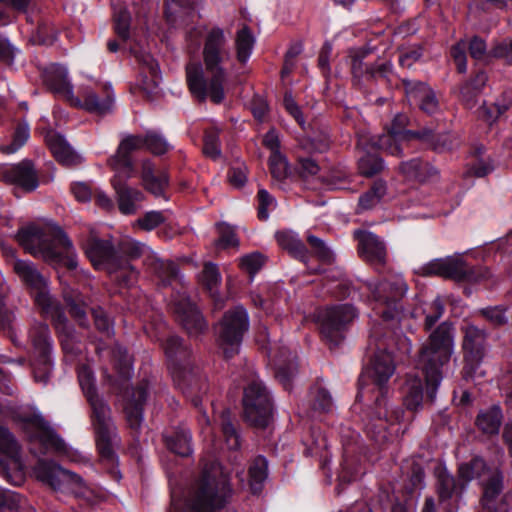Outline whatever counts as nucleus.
<instances>
[{
    "mask_svg": "<svg viewBox=\"0 0 512 512\" xmlns=\"http://www.w3.org/2000/svg\"><path fill=\"white\" fill-rule=\"evenodd\" d=\"M358 312L352 304H337L318 311L316 321L320 334L330 348L337 347L346 338Z\"/></svg>",
    "mask_w": 512,
    "mask_h": 512,
    "instance_id": "13",
    "label": "nucleus"
},
{
    "mask_svg": "<svg viewBox=\"0 0 512 512\" xmlns=\"http://www.w3.org/2000/svg\"><path fill=\"white\" fill-rule=\"evenodd\" d=\"M467 51V44L464 40L458 41L450 49V56L456 65L457 72L460 74H464L467 71Z\"/></svg>",
    "mask_w": 512,
    "mask_h": 512,
    "instance_id": "61",
    "label": "nucleus"
},
{
    "mask_svg": "<svg viewBox=\"0 0 512 512\" xmlns=\"http://www.w3.org/2000/svg\"><path fill=\"white\" fill-rule=\"evenodd\" d=\"M249 328V314L242 305L225 311L218 322L214 324L215 343L225 360H230L239 354Z\"/></svg>",
    "mask_w": 512,
    "mask_h": 512,
    "instance_id": "10",
    "label": "nucleus"
},
{
    "mask_svg": "<svg viewBox=\"0 0 512 512\" xmlns=\"http://www.w3.org/2000/svg\"><path fill=\"white\" fill-rule=\"evenodd\" d=\"M216 230L219 236L214 244L217 248L226 250L239 246V239L232 225L226 222H219L216 224Z\"/></svg>",
    "mask_w": 512,
    "mask_h": 512,
    "instance_id": "53",
    "label": "nucleus"
},
{
    "mask_svg": "<svg viewBox=\"0 0 512 512\" xmlns=\"http://www.w3.org/2000/svg\"><path fill=\"white\" fill-rule=\"evenodd\" d=\"M463 368L462 377L466 381L473 380L483 363L487 353L488 332L473 324L462 327Z\"/></svg>",
    "mask_w": 512,
    "mask_h": 512,
    "instance_id": "16",
    "label": "nucleus"
},
{
    "mask_svg": "<svg viewBox=\"0 0 512 512\" xmlns=\"http://www.w3.org/2000/svg\"><path fill=\"white\" fill-rule=\"evenodd\" d=\"M306 241L311 248L312 254L323 264L330 265L334 262V253L327 244L319 237L308 234Z\"/></svg>",
    "mask_w": 512,
    "mask_h": 512,
    "instance_id": "55",
    "label": "nucleus"
},
{
    "mask_svg": "<svg viewBox=\"0 0 512 512\" xmlns=\"http://www.w3.org/2000/svg\"><path fill=\"white\" fill-rule=\"evenodd\" d=\"M78 381L91 408V423L95 433L96 448L102 462L114 466L118 456L112 445L114 423L109 404L99 396L93 371L83 366L78 372Z\"/></svg>",
    "mask_w": 512,
    "mask_h": 512,
    "instance_id": "7",
    "label": "nucleus"
},
{
    "mask_svg": "<svg viewBox=\"0 0 512 512\" xmlns=\"http://www.w3.org/2000/svg\"><path fill=\"white\" fill-rule=\"evenodd\" d=\"M221 430L228 448L238 450L241 446L239 429L230 419L228 412L222 414Z\"/></svg>",
    "mask_w": 512,
    "mask_h": 512,
    "instance_id": "56",
    "label": "nucleus"
},
{
    "mask_svg": "<svg viewBox=\"0 0 512 512\" xmlns=\"http://www.w3.org/2000/svg\"><path fill=\"white\" fill-rule=\"evenodd\" d=\"M231 494L232 488L223 467L212 461L204 465L194 495L183 501L172 497L168 512H216L226 506Z\"/></svg>",
    "mask_w": 512,
    "mask_h": 512,
    "instance_id": "5",
    "label": "nucleus"
},
{
    "mask_svg": "<svg viewBox=\"0 0 512 512\" xmlns=\"http://www.w3.org/2000/svg\"><path fill=\"white\" fill-rule=\"evenodd\" d=\"M354 237L358 241V252L361 257L375 266L385 265L386 247L380 237L364 230H356Z\"/></svg>",
    "mask_w": 512,
    "mask_h": 512,
    "instance_id": "27",
    "label": "nucleus"
},
{
    "mask_svg": "<svg viewBox=\"0 0 512 512\" xmlns=\"http://www.w3.org/2000/svg\"><path fill=\"white\" fill-rule=\"evenodd\" d=\"M398 172L406 180L420 183L432 180L438 175L437 168L420 157L401 161L398 166Z\"/></svg>",
    "mask_w": 512,
    "mask_h": 512,
    "instance_id": "32",
    "label": "nucleus"
},
{
    "mask_svg": "<svg viewBox=\"0 0 512 512\" xmlns=\"http://www.w3.org/2000/svg\"><path fill=\"white\" fill-rule=\"evenodd\" d=\"M164 443L169 451L180 457L192 454V434L190 430L179 427L170 434L163 435Z\"/></svg>",
    "mask_w": 512,
    "mask_h": 512,
    "instance_id": "39",
    "label": "nucleus"
},
{
    "mask_svg": "<svg viewBox=\"0 0 512 512\" xmlns=\"http://www.w3.org/2000/svg\"><path fill=\"white\" fill-rule=\"evenodd\" d=\"M494 170L495 162L491 155L487 154L486 146L481 143L472 144L469 147L463 177L484 178Z\"/></svg>",
    "mask_w": 512,
    "mask_h": 512,
    "instance_id": "26",
    "label": "nucleus"
},
{
    "mask_svg": "<svg viewBox=\"0 0 512 512\" xmlns=\"http://www.w3.org/2000/svg\"><path fill=\"white\" fill-rule=\"evenodd\" d=\"M17 420L30 442H38L44 450L50 449L58 454L68 453L64 439L41 414L21 415Z\"/></svg>",
    "mask_w": 512,
    "mask_h": 512,
    "instance_id": "20",
    "label": "nucleus"
},
{
    "mask_svg": "<svg viewBox=\"0 0 512 512\" xmlns=\"http://www.w3.org/2000/svg\"><path fill=\"white\" fill-rule=\"evenodd\" d=\"M20 246L35 257H42L51 265L65 267L72 271L77 267V254L72 241L61 229L51 235L36 225L21 227L16 235Z\"/></svg>",
    "mask_w": 512,
    "mask_h": 512,
    "instance_id": "6",
    "label": "nucleus"
},
{
    "mask_svg": "<svg viewBox=\"0 0 512 512\" xmlns=\"http://www.w3.org/2000/svg\"><path fill=\"white\" fill-rule=\"evenodd\" d=\"M486 467L485 461L480 457H473L470 461L458 466V480L467 488L468 483L479 477Z\"/></svg>",
    "mask_w": 512,
    "mask_h": 512,
    "instance_id": "49",
    "label": "nucleus"
},
{
    "mask_svg": "<svg viewBox=\"0 0 512 512\" xmlns=\"http://www.w3.org/2000/svg\"><path fill=\"white\" fill-rule=\"evenodd\" d=\"M423 276H440L456 282L479 283L490 276L488 268L470 265L461 258H438L421 268Z\"/></svg>",
    "mask_w": 512,
    "mask_h": 512,
    "instance_id": "15",
    "label": "nucleus"
},
{
    "mask_svg": "<svg viewBox=\"0 0 512 512\" xmlns=\"http://www.w3.org/2000/svg\"><path fill=\"white\" fill-rule=\"evenodd\" d=\"M294 158L295 164L293 170L299 178L307 179L317 175L320 171L318 161L311 154L306 153L304 150H296Z\"/></svg>",
    "mask_w": 512,
    "mask_h": 512,
    "instance_id": "44",
    "label": "nucleus"
},
{
    "mask_svg": "<svg viewBox=\"0 0 512 512\" xmlns=\"http://www.w3.org/2000/svg\"><path fill=\"white\" fill-rule=\"evenodd\" d=\"M114 32L124 42L130 38L131 14L125 9L121 8L114 13Z\"/></svg>",
    "mask_w": 512,
    "mask_h": 512,
    "instance_id": "58",
    "label": "nucleus"
},
{
    "mask_svg": "<svg viewBox=\"0 0 512 512\" xmlns=\"http://www.w3.org/2000/svg\"><path fill=\"white\" fill-rule=\"evenodd\" d=\"M14 272L23 280V282L32 288H41L44 284V278L29 261L17 259L13 266Z\"/></svg>",
    "mask_w": 512,
    "mask_h": 512,
    "instance_id": "47",
    "label": "nucleus"
},
{
    "mask_svg": "<svg viewBox=\"0 0 512 512\" xmlns=\"http://www.w3.org/2000/svg\"><path fill=\"white\" fill-rule=\"evenodd\" d=\"M504 419L502 408L493 404L487 409H481L476 418L475 426L484 435L496 436L500 432Z\"/></svg>",
    "mask_w": 512,
    "mask_h": 512,
    "instance_id": "37",
    "label": "nucleus"
},
{
    "mask_svg": "<svg viewBox=\"0 0 512 512\" xmlns=\"http://www.w3.org/2000/svg\"><path fill=\"white\" fill-rule=\"evenodd\" d=\"M30 129L26 123H18L14 130L10 144L2 145L1 151L5 154H13L18 151L29 139Z\"/></svg>",
    "mask_w": 512,
    "mask_h": 512,
    "instance_id": "57",
    "label": "nucleus"
},
{
    "mask_svg": "<svg viewBox=\"0 0 512 512\" xmlns=\"http://www.w3.org/2000/svg\"><path fill=\"white\" fill-rule=\"evenodd\" d=\"M29 339L32 346L29 364L34 381L47 385L54 369V341L49 326L44 323L33 325L29 331Z\"/></svg>",
    "mask_w": 512,
    "mask_h": 512,
    "instance_id": "12",
    "label": "nucleus"
},
{
    "mask_svg": "<svg viewBox=\"0 0 512 512\" xmlns=\"http://www.w3.org/2000/svg\"><path fill=\"white\" fill-rule=\"evenodd\" d=\"M130 177L120 176L118 171H115V175L111 179V184L117 194L119 210L125 215L134 214L136 203L144 199V194L140 190L126 185V180Z\"/></svg>",
    "mask_w": 512,
    "mask_h": 512,
    "instance_id": "29",
    "label": "nucleus"
},
{
    "mask_svg": "<svg viewBox=\"0 0 512 512\" xmlns=\"http://www.w3.org/2000/svg\"><path fill=\"white\" fill-rule=\"evenodd\" d=\"M308 416L317 417L332 411L333 398L330 392L319 381L311 385L308 395Z\"/></svg>",
    "mask_w": 512,
    "mask_h": 512,
    "instance_id": "36",
    "label": "nucleus"
},
{
    "mask_svg": "<svg viewBox=\"0 0 512 512\" xmlns=\"http://www.w3.org/2000/svg\"><path fill=\"white\" fill-rule=\"evenodd\" d=\"M249 487L253 495H259L268 477V460L263 455H257L248 468Z\"/></svg>",
    "mask_w": 512,
    "mask_h": 512,
    "instance_id": "41",
    "label": "nucleus"
},
{
    "mask_svg": "<svg viewBox=\"0 0 512 512\" xmlns=\"http://www.w3.org/2000/svg\"><path fill=\"white\" fill-rule=\"evenodd\" d=\"M387 192V183L383 179H376L370 188L360 195L358 208L361 210H370L374 208L385 196Z\"/></svg>",
    "mask_w": 512,
    "mask_h": 512,
    "instance_id": "46",
    "label": "nucleus"
},
{
    "mask_svg": "<svg viewBox=\"0 0 512 512\" xmlns=\"http://www.w3.org/2000/svg\"><path fill=\"white\" fill-rule=\"evenodd\" d=\"M200 280L204 289L208 291L213 298L215 306L222 308L224 302L221 296L217 294V288L221 284L222 276L217 264L210 261L206 262L203 266Z\"/></svg>",
    "mask_w": 512,
    "mask_h": 512,
    "instance_id": "40",
    "label": "nucleus"
},
{
    "mask_svg": "<svg viewBox=\"0 0 512 512\" xmlns=\"http://www.w3.org/2000/svg\"><path fill=\"white\" fill-rule=\"evenodd\" d=\"M244 419L250 425L264 429L273 418L274 401L271 392L259 379L251 380L243 390Z\"/></svg>",
    "mask_w": 512,
    "mask_h": 512,
    "instance_id": "14",
    "label": "nucleus"
},
{
    "mask_svg": "<svg viewBox=\"0 0 512 512\" xmlns=\"http://www.w3.org/2000/svg\"><path fill=\"white\" fill-rule=\"evenodd\" d=\"M368 50L360 49L351 59V74L354 85L361 87L364 82L389 81L393 65L391 61L377 59L374 62H366Z\"/></svg>",
    "mask_w": 512,
    "mask_h": 512,
    "instance_id": "22",
    "label": "nucleus"
},
{
    "mask_svg": "<svg viewBox=\"0 0 512 512\" xmlns=\"http://www.w3.org/2000/svg\"><path fill=\"white\" fill-rule=\"evenodd\" d=\"M140 149H145L155 156H162L173 149V146L162 134L154 130H149L145 134L128 135L121 140L116 153L108 159L109 166L118 171L120 176H132L134 163L131 154Z\"/></svg>",
    "mask_w": 512,
    "mask_h": 512,
    "instance_id": "9",
    "label": "nucleus"
},
{
    "mask_svg": "<svg viewBox=\"0 0 512 512\" xmlns=\"http://www.w3.org/2000/svg\"><path fill=\"white\" fill-rule=\"evenodd\" d=\"M202 58L207 79L200 63L188 64L186 80L190 92L199 101L209 96L214 104H220L225 98L224 84L228 78V66L233 60V53L225 32L218 26L212 27L204 36Z\"/></svg>",
    "mask_w": 512,
    "mask_h": 512,
    "instance_id": "3",
    "label": "nucleus"
},
{
    "mask_svg": "<svg viewBox=\"0 0 512 512\" xmlns=\"http://www.w3.org/2000/svg\"><path fill=\"white\" fill-rule=\"evenodd\" d=\"M161 347L175 386L185 395L201 392L202 376L199 368L192 364V352L185 340L178 335H170L162 341Z\"/></svg>",
    "mask_w": 512,
    "mask_h": 512,
    "instance_id": "8",
    "label": "nucleus"
},
{
    "mask_svg": "<svg viewBox=\"0 0 512 512\" xmlns=\"http://www.w3.org/2000/svg\"><path fill=\"white\" fill-rule=\"evenodd\" d=\"M265 258L259 252L245 255L240 260V268L249 275L254 276L264 265Z\"/></svg>",
    "mask_w": 512,
    "mask_h": 512,
    "instance_id": "62",
    "label": "nucleus"
},
{
    "mask_svg": "<svg viewBox=\"0 0 512 512\" xmlns=\"http://www.w3.org/2000/svg\"><path fill=\"white\" fill-rule=\"evenodd\" d=\"M454 352L453 327L443 322L434 329L419 350L418 366L424 375L407 381L403 404L410 411L422 406L424 388L429 401H434L443 379L444 368L448 366Z\"/></svg>",
    "mask_w": 512,
    "mask_h": 512,
    "instance_id": "2",
    "label": "nucleus"
},
{
    "mask_svg": "<svg viewBox=\"0 0 512 512\" xmlns=\"http://www.w3.org/2000/svg\"><path fill=\"white\" fill-rule=\"evenodd\" d=\"M171 309L176 322L190 337H199L208 331V321L190 297L183 296L174 300Z\"/></svg>",
    "mask_w": 512,
    "mask_h": 512,
    "instance_id": "23",
    "label": "nucleus"
},
{
    "mask_svg": "<svg viewBox=\"0 0 512 512\" xmlns=\"http://www.w3.org/2000/svg\"><path fill=\"white\" fill-rule=\"evenodd\" d=\"M490 55L496 59H505L512 66V37L496 42L490 49Z\"/></svg>",
    "mask_w": 512,
    "mask_h": 512,
    "instance_id": "63",
    "label": "nucleus"
},
{
    "mask_svg": "<svg viewBox=\"0 0 512 512\" xmlns=\"http://www.w3.org/2000/svg\"><path fill=\"white\" fill-rule=\"evenodd\" d=\"M1 179L14 184L26 192H32L39 186V179L32 161L23 160L18 164L5 167L1 172Z\"/></svg>",
    "mask_w": 512,
    "mask_h": 512,
    "instance_id": "25",
    "label": "nucleus"
},
{
    "mask_svg": "<svg viewBox=\"0 0 512 512\" xmlns=\"http://www.w3.org/2000/svg\"><path fill=\"white\" fill-rule=\"evenodd\" d=\"M508 307L506 305H490L480 308L477 311L479 317H481L491 329H501L509 324V316L507 314Z\"/></svg>",
    "mask_w": 512,
    "mask_h": 512,
    "instance_id": "42",
    "label": "nucleus"
},
{
    "mask_svg": "<svg viewBox=\"0 0 512 512\" xmlns=\"http://www.w3.org/2000/svg\"><path fill=\"white\" fill-rule=\"evenodd\" d=\"M81 247L96 270H117L125 264L111 238H100L93 230L82 240Z\"/></svg>",
    "mask_w": 512,
    "mask_h": 512,
    "instance_id": "21",
    "label": "nucleus"
},
{
    "mask_svg": "<svg viewBox=\"0 0 512 512\" xmlns=\"http://www.w3.org/2000/svg\"><path fill=\"white\" fill-rule=\"evenodd\" d=\"M20 445L14 434L5 426L0 425V474L7 481L16 484L11 480L10 465H19Z\"/></svg>",
    "mask_w": 512,
    "mask_h": 512,
    "instance_id": "28",
    "label": "nucleus"
},
{
    "mask_svg": "<svg viewBox=\"0 0 512 512\" xmlns=\"http://www.w3.org/2000/svg\"><path fill=\"white\" fill-rule=\"evenodd\" d=\"M408 285L401 276L380 280L372 289L373 310L384 322L399 321L404 315L403 300Z\"/></svg>",
    "mask_w": 512,
    "mask_h": 512,
    "instance_id": "11",
    "label": "nucleus"
},
{
    "mask_svg": "<svg viewBox=\"0 0 512 512\" xmlns=\"http://www.w3.org/2000/svg\"><path fill=\"white\" fill-rule=\"evenodd\" d=\"M37 478L53 489H60L64 482L75 486L76 498L83 500L88 505L93 503V492L83 482V479L76 473L64 469L53 460H39L35 469Z\"/></svg>",
    "mask_w": 512,
    "mask_h": 512,
    "instance_id": "19",
    "label": "nucleus"
},
{
    "mask_svg": "<svg viewBox=\"0 0 512 512\" xmlns=\"http://www.w3.org/2000/svg\"><path fill=\"white\" fill-rule=\"evenodd\" d=\"M268 165L271 176L279 182L292 176V168L283 154L270 155Z\"/></svg>",
    "mask_w": 512,
    "mask_h": 512,
    "instance_id": "54",
    "label": "nucleus"
},
{
    "mask_svg": "<svg viewBox=\"0 0 512 512\" xmlns=\"http://www.w3.org/2000/svg\"><path fill=\"white\" fill-rule=\"evenodd\" d=\"M275 238L278 245L294 259L305 264L310 259L309 251L297 233L290 230L278 231L275 234Z\"/></svg>",
    "mask_w": 512,
    "mask_h": 512,
    "instance_id": "38",
    "label": "nucleus"
},
{
    "mask_svg": "<svg viewBox=\"0 0 512 512\" xmlns=\"http://www.w3.org/2000/svg\"><path fill=\"white\" fill-rule=\"evenodd\" d=\"M150 268L163 287L172 285L178 278L179 268L171 260L155 258L152 260Z\"/></svg>",
    "mask_w": 512,
    "mask_h": 512,
    "instance_id": "43",
    "label": "nucleus"
},
{
    "mask_svg": "<svg viewBox=\"0 0 512 512\" xmlns=\"http://www.w3.org/2000/svg\"><path fill=\"white\" fill-rule=\"evenodd\" d=\"M90 311L97 331L107 338L111 337L114 334V325L106 311L100 306L91 308Z\"/></svg>",
    "mask_w": 512,
    "mask_h": 512,
    "instance_id": "59",
    "label": "nucleus"
},
{
    "mask_svg": "<svg viewBox=\"0 0 512 512\" xmlns=\"http://www.w3.org/2000/svg\"><path fill=\"white\" fill-rule=\"evenodd\" d=\"M194 12L189 0H165L164 16L169 24H176L179 19Z\"/></svg>",
    "mask_w": 512,
    "mask_h": 512,
    "instance_id": "48",
    "label": "nucleus"
},
{
    "mask_svg": "<svg viewBox=\"0 0 512 512\" xmlns=\"http://www.w3.org/2000/svg\"><path fill=\"white\" fill-rule=\"evenodd\" d=\"M20 494L4 490L0 491V512H17L20 507Z\"/></svg>",
    "mask_w": 512,
    "mask_h": 512,
    "instance_id": "64",
    "label": "nucleus"
},
{
    "mask_svg": "<svg viewBox=\"0 0 512 512\" xmlns=\"http://www.w3.org/2000/svg\"><path fill=\"white\" fill-rule=\"evenodd\" d=\"M52 323L63 352L74 354L77 342L76 331L62 309L57 308L54 310L52 313Z\"/></svg>",
    "mask_w": 512,
    "mask_h": 512,
    "instance_id": "34",
    "label": "nucleus"
},
{
    "mask_svg": "<svg viewBox=\"0 0 512 512\" xmlns=\"http://www.w3.org/2000/svg\"><path fill=\"white\" fill-rule=\"evenodd\" d=\"M254 44L255 38L250 27L244 25L240 30L237 31L235 39L236 57L239 63H247L252 54Z\"/></svg>",
    "mask_w": 512,
    "mask_h": 512,
    "instance_id": "45",
    "label": "nucleus"
},
{
    "mask_svg": "<svg viewBox=\"0 0 512 512\" xmlns=\"http://www.w3.org/2000/svg\"><path fill=\"white\" fill-rule=\"evenodd\" d=\"M41 76L45 86L52 92L63 95L72 93L68 70L64 65L52 63L42 70Z\"/></svg>",
    "mask_w": 512,
    "mask_h": 512,
    "instance_id": "35",
    "label": "nucleus"
},
{
    "mask_svg": "<svg viewBox=\"0 0 512 512\" xmlns=\"http://www.w3.org/2000/svg\"><path fill=\"white\" fill-rule=\"evenodd\" d=\"M297 373V365L294 361H288L283 364H279L275 371V376L279 383L283 386L286 391L291 390L292 381Z\"/></svg>",
    "mask_w": 512,
    "mask_h": 512,
    "instance_id": "60",
    "label": "nucleus"
},
{
    "mask_svg": "<svg viewBox=\"0 0 512 512\" xmlns=\"http://www.w3.org/2000/svg\"><path fill=\"white\" fill-rule=\"evenodd\" d=\"M141 179L146 191L155 197H163L169 186V174L166 170L157 171L150 159L141 164Z\"/></svg>",
    "mask_w": 512,
    "mask_h": 512,
    "instance_id": "30",
    "label": "nucleus"
},
{
    "mask_svg": "<svg viewBox=\"0 0 512 512\" xmlns=\"http://www.w3.org/2000/svg\"><path fill=\"white\" fill-rule=\"evenodd\" d=\"M220 134L221 130L217 127H210L204 131L203 154L214 161L222 155Z\"/></svg>",
    "mask_w": 512,
    "mask_h": 512,
    "instance_id": "50",
    "label": "nucleus"
},
{
    "mask_svg": "<svg viewBox=\"0 0 512 512\" xmlns=\"http://www.w3.org/2000/svg\"><path fill=\"white\" fill-rule=\"evenodd\" d=\"M114 98L109 91H104L102 95L93 89H85L76 99L75 105L84 110L103 116L111 112Z\"/></svg>",
    "mask_w": 512,
    "mask_h": 512,
    "instance_id": "33",
    "label": "nucleus"
},
{
    "mask_svg": "<svg viewBox=\"0 0 512 512\" xmlns=\"http://www.w3.org/2000/svg\"><path fill=\"white\" fill-rule=\"evenodd\" d=\"M407 341L406 337L390 330L381 335L373 331L370 336V360L359 378L358 394H371L373 403L365 412L363 422L367 435L375 441L386 439L388 426L400 422L404 417L403 409L393 407L389 402V394L397 353L409 351Z\"/></svg>",
    "mask_w": 512,
    "mask_h": 512,
    "instance_id": "1",
    "label": "nucleus"
},
{
    "mask_svg": "<svg viewBox=\"0 0 512 512\" xmlns=\"http://www.w3.org/2000/svg\"><path fill=\"white\" fill-rule=\"evenodd\" d=\"M396 87L403 91L405 100L409 106L417 109L425 116L437 118L442 113V107L437 92L428 82L408 77H400Z\"/></svg>",
    "mask_w": 512,
    "mask_h": 512,
    "instance_id": "17",
    "label": "nucleus"
},
{
    "mask_svg": "<svg viewBox=\"0 0 512 512\" xmlns=\"http://www.w3.org/2000/svg\"><path fill=\"white\" fill-rule=\"evenodd\" d=\"M503 490V475L501 472L496 471L493 473L484 484L482 502L483 506L490 508V504L494 502Z\"/></svg>",
    "mask_w": 512,
    "mask_h": 512,
    "instance_id": "52",
    "label": "nucleus"
},
{
    "mask_svg": "<svg viewBox=\"0 0 512 512\" xmlns=\"http://www.w3.org/2000/svg\"><path fill=\"white\" fill-rule=\"evenodd\" d=\"M46 143L56 161L66 167H76L81 163V157L73 150L63 135L49 132Z\"/></svg>",
    "mask_w": 512,
    "mask_h": 512,
    "instance_id": "31",
    "label": "nucleus"
},
{
    "mask_svg": "<svg viewBox=\"0 0 512 512\" xmlns=\"http://www.w3.org/2000/svg\"><path fill=\"white\" fill-rule=\"evenodd\" d=\"M384 169V160L377 153H365L358 160L359 173L367 178L379 174Z\"/></svg>",
    "mask_w": 512,
    "mask_h": 512,
    "instance_id": "51",
    "label": "nucleus"
},
{
    "mask_svg": "<svg viewBox=\"0 0 512 512\" xmlns=\"http://www.w3.org/2000/svg\"><path fill=\"white\" fill-rule=\"evenodd\" d=\"M465 486L446 468L436 474L435 491L445 512H456Z\"/></svg>",
    "mask_w": 512,
    "mask_h": 512,
    "instance_id": "24",
    "label": "nucleus"
},
{
    "mask_svg": "<svg viewBox=\"0 0 512 512\" xmlns=\"http://www.w3.org/2000/svg\"><path fill=\"white\" fill-rule=\"evenodd\" d=\"M409 117L399 113L393 118L387 134L381 135L376 146L386 153L404 157L413 144H419L436 153H446L458 147L456 136L450 132H436L431 127H422L416 130L407 129Z\"/></svg>",
    "mask_w": 512,
    "mask_h": 512,
    "instance_id": "4",
    "label": "nucleus"
},
{
    "mask_svg": "<svg viewBox=\"0 0 512 512\" xmlns=\"http://www.w3.org/2000/svg\"><path fill=\"white\" fill-rule=\"evenodd\" d=\"M151 383L149 379L142 378L135 384H122L119 395L123 401V411L130 430L138 434L144 420V411L150 397Z\"/></svg>",
    "mask_w": 512,
    "mask_h": 512,
    "instance_id": "18",
    "label": "nucleus"
}]
</instances>
